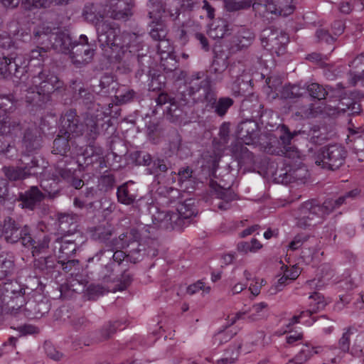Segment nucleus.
<instances>
[{
    "label": "nucleus",
    "mask_w": 364,
    "mask_h": 364,
    "mask_svg": "<svg viewBox=\"0 0 364 364\" xmlns=\"http://www.w3.org/2000/svg\"><path fill=\"white\" fill-rule=\"evenodd\" d=\"M106 13L105 6L100 3H87L82 11L84 18L96 27L98 41L102 49L106 48L112 50H124L131 46V39L136 38L135 34L122 33L114 23L104 20Z\"/></svg>",
    "instance_id": "1"
},
{
    "label": "nucleus",
    "mask_w": 364,
    "mask_h": 364,
    "mask_svg": "<svg viewBox=\"0 0 364 364\" xmlns=\"http://www.w3.org/2000/svg\"><path fill=\"white\" fill-rule=\"evenodd\" d=\"M204 72H196L188 77V95L192 98L193 102H206L207 106L214 109L215 114L223 117L233 105L234 101L228 97H220L217 100L210 80L208 77L204 78Z\"/></svg>",
    "instance_id": "2"
},
{
    "label": "nucleus",
    "mask_w": 364,
    "mask_h": 364,
    "mask_svg": "<svg viewBox=\"0 0 364 364\" xmlns=\"http://www.w3.org/2000/svg\"><path fill=\"white\" fill-rule=\"evenodd\" d=\"M347 151L339 144H331L321 148L314 157L315 163L323 168L336 170L343 165Z\"/></svg>",
    "instance_id": "3"
},
{
    "label": "nucleus",
    "mask_w": 364,
    "mask_h": 364,
    "mask_svg": "<svg viewBox=\"0 0 364 364\" xmlns=\"http://www.w3.org/2000/svg\"><path fill=\"white\" fill-rule=\"evenodd\" d=\"M298 227L307 229L321 223L327 215L322 207L312 201L304 203L294 213Z\"/></svg>",
    "instance_id": "4"
},
{
    "label": "nucleus",
    "mask_w": 364,
    "mask_h": 364,
    "mask_svg": "<svg viewBox=\"0 0 364 364\" xmlns=\"http://www.w3.org/2000/svg\"><path fill=\"white\" fill-rule=\"evenodd\" d=\"M58 230L63 236L56 239V243L60 244L59 250L70 249L76 250L77 246L73 240L67 239V235L76 232L77 228V215L70 213H59L58 215Z\"/></svg>",
    "instance_id": "5"
},
{
    "label": "nucleus",
    "mask_w": 364,
    "mask_h": 364,
    "mask_svg": "<svg viewBox=\"0 0 364 364\" xmlns=\"http://www.w3.org/2000/svg\"><path fill=\"white\" fill-rule=\"evenodd\" d=\"M97 46L95 41H89L85 35H81L78 41L73 42L69 51L72 63L77 68L88 64L92 60Z\"/></svg>",
    "instance_id": "6"
},
{
    "label": "nucleus",
    "mask_w": 364,
    "mask_h": 364,
    "mask_svg": "<svg viewBox=\"0 0 364 364\" xmlns=\"http://www.w3.org/2000/svg\"><path fill=\"white\" fill-rule=\"evenodd\" d=\"M260 38L262 46L272 54L279 56L284 53L289 42V37L286 33L269 27L262 31Z\"/></svg>",
    "instance_id": "7"
},
{
    "label": "nucleus",
    "mask_w": 364,
    "mask_h": 364,
    "mask_svg": "<svg viewBox=\"0 0 364 364\" xmlns=\"http://www.w3.org/2000/svg\"><path fill=\"white\" fill-rule=\"evenodd\" d=\"M4 310L6 314H16L25 304L24 293L16 283H8L4 286Z\"/></svg>",
    "instance_id": "8"
},
{
    "label": "nucleus",
    "mask_w": 364,
    "mask_h": 364,
    "mask_svg": "<svg viewBox=\"0 0 364 364\" xmlns=\"http://www.w3.org/2000/svg\"><path fill=\"white\" fill-rule=\"evenodd\" d=\"M228 74L230 80L228 82V87L235 95H243L250 82L243 65L240 63L232 65L228 70Z\"/></svg>",
    "instance_id": "9"
},
{
    "label": "nucleus",
    "mask_w": 364,
    "mask_h": 364,
    "mask_svg": "<svg viewBox=\"0 0 364 364\" xmlns=\"http://www.w3.org/2000/svg\"><path fill=\"white\" fill-rule=\"evenodd\" d=\"M32 83L34 86L38 87L44 99L49 100L50 95L63 87V82L58 77L50 73H46L41 71L38 75L32 79Z\"/></svg>",
    "instance_id": "10"
},
{
    "label": "nucleus",
    "mask_w": 364,
    "mask_h": 364,
    "mask_svg": "<svg viewBox=\"0 0 364 364\" xmlns=\"http://www.w3.org/2000/svg\"><path fill=\"white\" fill-rule=\"evenodd\" d=\"M38 38H42V43L48 40L52 48L59 53L69 52L73 43L69 34L64 32L53 33L48 36L46 33L36 31L34 33V39Z\"/></svg>",
    "instance_id": "11"
},
{
    "label": "nucleus",
    "mask_w": 364,
    "mask_h": 364,
    "mask_svg": "<svg viewBox=\"0 0 364 364\" xmlns=\"http://www.w3.org/2000/svg\"><path fill=\"white\" fill-rule=\"evenodd\" d=\"M60 124V134H68V136L81 135L84 131V125L80 122L75 109H69L61 116Z\"/></svg>",
    "instance_id": "12"
},
{
    "label": "nucleus",
    "mask_w": 364,
    "mask_h": 364,
    "mask_svg": "<svg viewBox=\"0 0 364 364\" xmlns=\"http://www.w3.org/2000/svg\"><path fill=\"white\" fill-rule=\"evenodd\" d=\"M153 223L158 228L165 230L181 229V220L178 213L172 211H157L152 215Z\"/></svg>",
    "instance_id": "13"
},
{
    "label": "nucleus",
    "mask_w": 364,
    "mask_h": 364,
    "mask_svg": "<svg viewBox=\"0 0 364 364\" xmlns=\"http://www.w3.org/2000/svg\"><path fill=\"white\" fill-rule=\"evenodd\" d=\"M109 16L115 20H127L132 15L134 0H108Z\"/></svg>",
    "instance_id": "14"
},
{
    "label": "nucleus",
    "mask_w": 364,
    "mask_h": 364,
    "mask_svg": "<svg viewBox=\"0 0 364 364\" xmlns=\"http://www.w3.org/2000/svg\"><path fill=\"white\" fill-rule=\"evenodd\" d=\"M21 59L19 56L0 57V77L7 78L14 75L18 77V74L23 73L25 67H22Z\"/></svg>",
    "instance_id": "15"
},
{
    "label": "nucleus",
    "mask_w": 364,
    "mask_h": 364,
    "mask_svg": "<svg viewBox=\"0 0 364 364\" xmlns=\"http://www.w3.org/2000/svg\"><path fill=\"white\" fill-rule=\"evenodd\" d=\"M22 128L18 119L11 116L0 117V135L14 139L21 134Z\"/></svg>",
    "instance_id": "16"
},
{
    "label": "nucleus",
    "mask_w": 364,
    "mask_h": 364,
    "mask_svg": "<svg viewBox=\"0 0 364 364\" xmlns=\"http://www.w3.org/2000/svg\"><path fill=\"white\" fill-rule=\"evenodd\" d=\"M139 238V231L135 228H131L120 234L118 237L113 239L110 244L114 250H121L137 243Z\"/></svg>",
    "instance_id": "17"
},
{
    "label": "nucleus",
    "mask_w": 364,
    "mask_h": 364,
    "mask_svg": "<svg viewBox=\"0 0 364 364\" xmlns=\"http://www.w3.org/2000/svg\"><path fill=\"white\" fill-rule=\"evenodd\" d=\"M70 87L73 92V97L76 100H80L90 109L95 100L94 94L80 81H72Z\"/></svg>",
    "instance_id": "18"
},
{
    "label": "nucleus",
    "mask_w": 364,
    "mask_h": 364,
    "mask_svg": "<svg viewBox=\"0 0 364 364\" xmlns=\"http://www.w3.org/2000/svg\"><path fill=\"white\" fill-rule=\"evenodd\" d=\"M22 208L33 210L43 200L44 194L36 186H32L19 196Z\"/></svg>",
    "instance_id": "19"
},
{
    "label": "nucleus",
    "mask_w": 364,
    "mask_h": 364,
    "mask_svg": "<svg viewBox=\"0 0 364 364\" xmlns=\"http://www.w3.org/2000/svg\"><path fill=\"white\" fill-rule=\"evenodd\" d=\"M21 225L11 217L6 216L4 219L3 228H1L2 235H5V240L9 243H15L20 235Z\"/></svg>",
    "instance_id": "20"
},
{
    "label": "nucleus",
    "mask_w": 364,
    "mask_h": 364,
    "mask_svg": "<svg viewBox=\"0 0 364 364\" xmlns=\"http://www.w3.org/2000/svg\"><path fill=\"white\" fill-rule=\"evenodd\" d=\"M257 129V124L255 121L247 120L242 122L237 127L238 136L246 144H250L256 137Z\"/></svg>",
    "instance_id": "21"
},
{
    "label": "nucleus",
    "mask_w": 364,
    "mask_h": 364,
    "mask_svg": "<svg viewBox=\"0 0 364 364\" xmlns=\"http://www.w3.org/2000/svg\"><path fill=\"white\" fill-rule=\"evenodd\" d=\"M299 134L316 145L322 144L328 139L327 133L317 125H313L308 129L299 130Z\"/></svg>",
    "instance_id": "22"
},
{
    "label": "nucleus",
    "mask_w": 364,
    "mask_h": 364,
    "mask_svg": "<svg viewBox=\"0 0 364 364\" xmlns=\"http://www.w3.org/2000/svg\"><path fill=\"white\" fill-rule=\"evenodd\" d=\"M133 182L129 181L124 183L117 188V196L118 201L124 205H131L134 203L137 198V193L131 186Z\"/></svg>",
    "instance_id": "23"
},
{
    "label": "nucleus",
    "mask_w": 364,
    "mask_h": 364,
    "mask_svg": "<svg viewBox=\"0 0 364 364\" xmlns=\"http://www.w3.org/2000/svg\"><path fill=\"white\" fill-rule=\"evenodd\" d=\"M175 213L178 214L183 228L186 223H188V220L192 216L196 215L194 201L192 199H187L184 202L179 203Z\"/></svg>",
    "instance_id": "24"
},
{
    "label": "nucleus",
    "mask_w": 364,
    "mask_h": 364,
    "mask_svg": "<svg viewBox=\"0 0 364 364\" xmlns=\"http://www.w3.org/2000/svg\"><path fill=\"white\" fill-rule=\"evenodd\" d=\"M216 196L220 200L215 205L221 211L230 209V203L236 199V194L229 188H220L217 190Z\"/></svg>",
    "instance_id": "25"
},
{
    "label": "nucleus",
    "mask_w": 364,
    "mask_h": 364,
    "mask_svg": "<svg viewBox=\"0 0 364 364\" xmlns=\"http://www.w3.org/2000/svg\"><path fill=\"white\" fill-rule=\"evenodd\" d=\"M19 238L15 243H21L23 247L26 248H34V249H46L48 248L49 240L47 237H44L43 242L35 245L36 242L31 237L26 226L24 227L20 231Z\"/></svg>",
    "instance_id": "26"
},
{
    "label": "nucleus",
    "mask_w": 364,
    "mask_h": 364,
    "mask_svg": "<svg viewBox=\"0 0 364 364\" xmlns=\"http://www.w3.org/2000/svg\"><path fill=\"white\" fill-rule=\"evenodd\" d=\"M255 38L252 32L248 30H242L239 31L232 41V49L240 50L249 47Z\"/></svg>",
    "instance_id": "27"
},
{
    "label": "nucleus",
    "mask_w": 364,
    "mask_h": 364,
    "mask_svg": "<svg viewBox=\"0 0 364 364\" xmlns=\"http://www.w3.org/2000/svg\"><path fill=\"white\" fill-rule=\"evenodd\" d=\"M36 127L28 128L25 130L23 138V143L27 150L31 151L40 147V137L38 136Z\"/></svg>",
    "instance_id": "28"
},
{
    "label": "nucleus",
    "mask_w": 364,
    "mask_h": 364,
    "mask_svg": "<svg viewBox=\"0 0 364 364\" xmlns=\"http://www.w3.org/2000/svg\"><path fill=\"white\" fill-rule=\"evenodd\" d=\"M75 161L71 158L65 157L58 161L56 164V173L63 179H70L73 177L74 167L71 166Z\"/></svg>",
    "instance_id": "29"
},
{
    "label": "nucleus",
    "mask_w": 364,
    "mask_h": 364,
    "mask_svg": "<svg viewBox=\"0 0 364 364\" xmlns=\"http://www.w3.org/2000/svg\"><path fill=\"white\" fill-rule=\"evenodd\" d=\"M307 170L304 167H299L295 169H289L284 174H279V177L282 176L281 179L282 183H292L297 181H302L306 177Z\"/></svg>",
    "instance_id": "30"
},
{
    "label": "nucleus",
    "mask_w": 364,
    "mask_h": 364,
    "mask_svg": "<svg viewBox=\"0 0 364 364\" xmlns=\"http://www.w3.org/2000/svg\"><path fill=\"white\" fill-rule=\"evenodd\" d=\"M25 99L28 104L35 106H41L43 104L48 101L47 99H44V96H43V94H41L38 87L33 85L32 87H30L26 90Z\"/></svg>",
    "instance_id": "31"
},
{
    "label": "nucleus",
    "mask_w": 364,
    "mask_h": 364,
    "mask_svg": "<svg viewBox=\"0 0 364 364\" xmlns=\"http://www.w3.org/2000/svg\"><path fill=\"white\" fill-rule=\"evenodd\" d=\"M71 136L68 134H58V137L53 141V153L55 154H60L65 156L68 151H70L69 139Z\"/></svg>",
    "instance_id": "32"
},
{
    "label": "nucleus",
    "mask_w": 364,
    "mask_h": 364,
    "mask_svg": "<svg viewBox=\"0 0 364 364\" xmlns=\"http://www.w3.org/2000/svg\"><path fill=\"white\" fill-rule=\"evenodd\" d=\"M114 232L112 225L106 223L104 225L96 227L92 233V237L95 240H98L101 242H106Z\"/></svg>",
    "instance_id": "33"
},
{
    "label": "nucleus",
    "mask_w": 364,
    "mask_h": 364,
    "mask_svg": "<svg viewBox=\"0 0 364 364\" xmlns=\"http://www.w3.org/2000/svg\"><path fill=\"white\" fill-rule=\"evenodd\" d=\"M149 26V34L154 40L159 41L166 37L167 30L162 21H152Z\"/></svg>",
    "instance_id": "34"
},
{
    "label": "nucleus",
    "mask_w": 364,
    "mask_h": 364,
    "mask_svg": "<svg viewBox=\"0 0 364 364\" xmlns=\"http://www.w3.org/2000/svg\"><path fill=\"white\" fill-rule=\"evenodd\" d=\"M2 171L6 178L10 181L23 180L28 177L23 166H4Z\"/></svg>",
    "instance_id": "35"
},
{
    "label": "nucleus",
    "mask_w": 364,
    "mask_h": 364,
    "mask_svg": "<svg viewBox=\"0 0 364 364\" xmlns=\"http://www.w3.org/2000/svg\"><path fill=\"white\" fill-rule=\"evenodd\" d=\"M305 92V87L299 85H288L283 87L282 97L285 99L296 98L301 96Z\"/></svg>",
    "instance_id": "36"
},
{
    "label": "nucleus",
    "mask_w": 364,
    "mask_h": 364,
    "mask_svg": "<svg viewBox=\"0 0 364 364\" xmlns=\"http://www.w3.org/2000/svg\"><path fill=\"white\" fill-rule=\"evenodd\" d=\"M228 65L225 59L218 58L214 59L211 67V72L215 75L214 78L215 82L222 81L224 76L223 73L225 71Z\"/></svg>",
    "instance_id": "37"
},
{
    "label": "nucleus",
    "mask_w": 364,
    "mask_h": 364,
    "mask_svg": "<svg viewBox=\"0 0 364 364\" xmlns=\"http://www.w3.org/2000/svg\"><path fill=\"white\" fill-rule=\"evenodd\" d=\"M306 90L308 91L311 97L318 100L325 99L326 96L328 95V91L326 88L316 82H312L308 85L305 87V91Z\"/></svg>",
    "instance_id": "38"
},
{
    "label": "nucleus",
    "mask_w": 364,
    "mask_h": 364,
    "mask_svg": "<svg viewBox=\"0 0 364 364\" xmlns=\"http://www.w3.org/2000/svg\"><path fill=\"white\" fill-rule=\"evenodd\" d=\"M187 81L188 78L186 80L185 82V90L180 92L176 97L177 102H176V107H172V112L168 113V114H171V116H176L178 117L180 114L176 113L178 110L179 106L185 105L190 102L191 100H192L191 97H189L188 95V91H187Z\"/></svg>",
    "instance_id": "39"
},
{
    "label": "nucleus",
    "mask_w": 364,
    "mask_h": 364,
    "mask_svg": "<svg viewBox=\"0 0 364 364\" xmlns=\"http://www.w3.org/2000/svg\"><path fill=\"white\" fill-rule=\"evenodd\" d=\"M166 12V9L164 8L161 1L153 2L149 6V16L152 21H162L163 14Z\"/></svg>",
    "instance_id": "40"
},
{
    "label": "nucleus",
    "mask_w": 364,
    "mask_h": 364,
    "mask_svg": "<svg viewBox=\"0 0 364 364\" xmlns=\"http://www.w3.org/2000/svg\"><path fill=\"white\" fill-rule=\"evenodd\" d=\"M347 200L345 196H340L337 199L329 198L326 200L322 207L323 210L326 215H328L330 213L333 211L335 209L338 208L341 205L346 203Z\"/></svg>",
    "instance_id": "41"
},
{
    "label": "nucleus",
    "mask_w": 364,
    "mask_h": 364,
    "mask_svg": "<svg viewBox=\"0 0 364 364\" xmlns=\"http://www.w3.org/2000/svg\"><path fill=\"white\" fill-rule=\"evenodd\" d=\"M133 254H126V252H114L112 255L113 260L117 262L119 264L123 261L127 262H130L134 264L136 263L139 260V252H132Z\"/></svg>",
    "instance_id": "42"
},
{
    "label": "nucleus",
    "mask_w": 364,
    "mask_h": 364,
    "mask_svg": "<svg viewBox=\"0 0 364 364\" xmlns=\"http://www.w3.org/2000/svg\"><path fill=\"white\" fill-rule=\"evenodd\" d=\"M85 126L89 136L92 139H95L99 134L97 117L92 114L87 116L85 119Z\"/></svg>",
    "instance_id": "43"
},
{
    "label": "nucleus",
    "mask_w": 364,
    "mask_h": 364,
    "mask_svg": "<svg viewBox=\"0 0 364 364\" xmlns=\"http://www.w3.org/2000/svg\"><path fill=\"white\" fill-rule=\"evenodd\" d=\"M156 105L159 107H161L166 104H168L169 105L167 107L166 112L167 113L172 112V107H176V98L171 97L167 93L161 92L159 96L155 100Z\"/></svg>",
    "instance_id": "44"
},
{
    "label": "nucleus",
    "mask_w": 364,
    "mask_h": 364,
    "mask_svg": "<svg viewBox=\"0 0 364 364\" xmlns=\"http://www.w3.org/2000/svg\"><path fill=\"white\" fill-rule=\"evenodd\" d=\"M225 328L219 331L213 336V344L217 346H222L230 341L235 335L236 332L225 331Z\"/></svg>",
    "instance_id": "45"
},
{
    "label": "nucleus",
    "mask_w": 364,
    "mask_h": 364,
    "mask_svg": "<svg viewBox=\"0 0 364 364\" xmlns=\"http://www.w3.org/2000/svg\"><path fill=\"white\" fill-rule=\"evenodd\" d=\"M161 66L166 72L176 70L178 67V63L174 53L166 56L162 55V57H161Z\"/></svg>",
    "instance_id": "46"
},
{
    "label": "nucleus",
    "mask_w": 364,
    "mask_h": 364,
    "mask_svg": "<svg viewBox=\"0 0 364 364\" xmlns=\"http://www.w3.org/2000/svg\"><path fill=\"white\" fill-rule=\"evenodd\" d=\"M101 149H95L94 146H90L85 151V163L88 165L94 162H97L101 159Z\"/></svg>",
    "instance_id": "47"
},
{
    "label": "nucleus",
    "mask_w": 364,
    "mask_h": 364,
    "mask_svg": "<svg viewBox=\"0 0 364 364\" xmlns=\"http://www.w3.org/2000/svg\"><path fill=\"white\" fill-rule=\"evenodd\" d=\"M319 112H321V111H318L317 109L314 107V105L310 104L307 106L299 107L295 114L303 119H309L317 117Z\"/></svg>",
    "instance_id": "48"
},
{
    "label": "nucleus",
    "mask_w": 364,
    "mask_h": 364,
    "mask_svg": "<svg viewBox=\"0 0 364 364\" xmlns=\"http://www.w3.org/2000/svg\"><path fill=\"white\" fill-rule=\"evenodd\" d=\"M165 85V77L161 75L153 74L148 84L149 90L151 91L161 90Z\"/></svg>",
    "instance_id": "49"
},
{
    "label": "nucleus",
    "mask_w": 364,
    "mask_h": 364,
    "mask_svg": "<svg viewBox=\"0 0 364 364\" xmlns=\"http://www.w3.org/2000/svg\"><path fill=\"white\" fill-rule=\"evenodd\" d=\"M315 36L318 43H326L329 45L332 44L336 39V37L330 34L328 31L324 28L317 29Z\"/></svg>",
    "instance_id": "50"
},
{
    "label": "nucleus",
    "mask_w": 364,
    "mask_h": 364,
    "mask_svg": "<svg viewBox=\"0 0 364 364\" xmlns=\"http://www.w3.org/2000/svg\"><path fill=\"white\" fill-rule=\"evenodd\" d=\"M51 4V0H21V4L25 9L33 8L48 7Z\"/></svg>",
    "instance_id": "51"
},
{
    "label": "nucleus",
    "mask_w": 364,
    "mask_h": 364,
    "mask_svg": "<svg viewBox=\"0 0 364 364\" xmlns=\"http://www.w3.org/2000/svg\"><path fill=\"white\" fill-rule=\"evenodd\" d=\"M281 131L282 132V134L279 136V140H280L282 144H283L284 146V148H286V146L290 145L291 141L294 138V136L299 134V131L298 132L295 131L293 133L290 132L288 127L285 125L282 126Z\"/></svg>",
    "instance_id": "52"
},
{
    "label": "nucleus",
    "mask_w": 364,
    "mask_h": 364,
    "mask_svg": "<svg viewBox=\"0 0 364 364\" xmlns=\"http://www.w3.org/2000/svg\"><path fill=\"white\" fill-rule=\"evenodd\" d=\"M317 326L323 331L324 333L329 334L333 331L334 321L329 319L326 316H321L317 319Z\"/></svg>",
    "instance_id": "53"
},
{
    "label": "nucleus",
    "mask_w": 364,
    "mask_h": 364,
    "mask_svg": "<svg viewBox=\"0 0 364 364\" xmlns=\"http://www.w3.org/2000/svg\"><path fill=\"white\" fill-rule=\"evenodd\" d=\"M157 50L161 57H162V55L166 56L174 53L172 46L169 41L166 38L159 41V43L157 44Z\"/></svg>",
    "instance_id": "54"
},
{
    "label": "nucleus",
    "mask_w": 364,
    "mask_h": 364,
    "mask_svg": "<svg viewBox=\"0 0 364 364\" xmlns=\"http://www.w3.org/2000/svg\"><path fill=\"white\" fill-rule=\"evenodd\" d=\"M169 168H171V165L168 160L156 159L153 162V171L150 173L154 174L159 172H166Z\"/></svg>",
    "instance_id": "55"
},
{
    "label": "nucleus",
    "mask_w": 364,
    "mask_h": 364,
    "mask_svg": "<svg viewBox=\"0 0 364 364\" xmlns=\"http://www.w3.org/2000/svg\"><path fill=\"white\" fill-rule=\"evenodd\" d=\"M117 331V326L115 323H108L105 324L100 330V336L102 340L106 341L109 339Z\"/></svg>",
    "instance_id": "56"
},
{
    "label": "nucleus",
    "mask_w": 364,
    "mask_h": 364,
    "mask_svg": "<svg viewBox=\"0 0 364 364\" xmlns=\"http://www.w3.org/2000/svg\"><path fill=\"white\" fill-rule=\"evenodd\" d=\"M262 247L261 243L255 238L252 239L250 242H241L237 245V250H256Z\"/></svg>",
    "instance_id": "57"
},
{
    "label": "nucleus",
    "mask_w": 364,
    "mask_h": 364,
    "mask_svg": "<svg viewBox=\"0 0 364 364\" xmlns=\"http://www.w3.org/2000/svg\"><path fill=\"white\" fill-rule=\"evenodd\" d=\"M21 164L23 165V167L25 169V171H26V173L28 177L29 176L36 175L38 173V171L37 169L39 167H38V160L36 159L32 158L31 159V161L27 162V163H25L23 161H21Z\"/></svg>",
    "instance_id": "58"
},
{
    "label": "nucleus",
    "mask_w": 364,
    "mask_h": 364,
    "mask_svg": "<svg viewBox=\"0 0 364 364\" xmlns=\"http://www.w3.org/2000/svg\"><path fill=\"white\" fill-rule=\"evenodd\" d=\"M48 48L46 47L37 46L30 52L29 58L31 60H38L43 61L46 56Z\"/></svg>",
    "instance_id": "59"
},
{
    "label": "nucleus",
    "mask_w": 364,
    "mask_h": 364,
    "mask_svg": "<svg viewBox=\"0 0 364 364\" xmlns=\"http://www.w3.org/2000/svg\"><path fill=\"white\" fill-rule=\"evenodd\" d=\"M350 328H348L338 341L339 348L343 352H348L350 348Z\"/></svg>",
    "instance_id": "60"
},
{
    "label": "nucleus",
    "mask_w": 364,
    "mask_h": 364,
    "mask_svg": "<svg viewBox=\"0 0 364 364\" xmlns=\"http://www.w3.org/2000/svg\"><path fill=\"white\" fill-rule=\"evenodd\" d=\"M199 290H203L204 293L208 294L210 291V287H205L202 282L198 281L196 283L190 285L187 288V293L189 294L190 295H193Z\"/></svg>",
    "instance_id": "61"
},
{
    "label": "nucleus",
    "mask_w": 364,
    "mask_h": 364,
    "mask_svg": "<svg viewBox=\"0 0 364 364\" xmlns=\"http://www.w3.org/2000/svg\"><path fill=\"white\" fill-rule=\"evenodd\" d=\"M308 237L306 235H298L289 243V247L292 250H296L302 247L303 244L306 242Z\"/></svg>",
    "instance_id": "62"
},
{
    "label": "nucleus",
    "mask_w": 364,
    "mask_h": 364,
    "mask_svg": "<svg viewBox=\"0 0 364 364\" xmlns=\"http://www.w3.org/2000/svg\"><path fill=\"white\" fill-rule=\"evenodd\" d=\"M72 326L77 330L86 327L89 323L88 320L83 316H74L71 321Z\"/></svg>",
    "instance_id": "63"
},
{
    "label": "nucleus",
    "mask_w": 364,
    "mask_h": 364,
    "mask_svg": "<svg viewBox=\"0 0 364 364\" xmlns=\"http://www.w3.org/2000/svg\"><path fill=\"white\" fill-rule=\"evenodd\" d=\"M100 186L105 188V191L112 188L115 183L114 177L111 175H104L100 178Z\"/></svg>",
    "instance_id": "64"
}]
</instances>
